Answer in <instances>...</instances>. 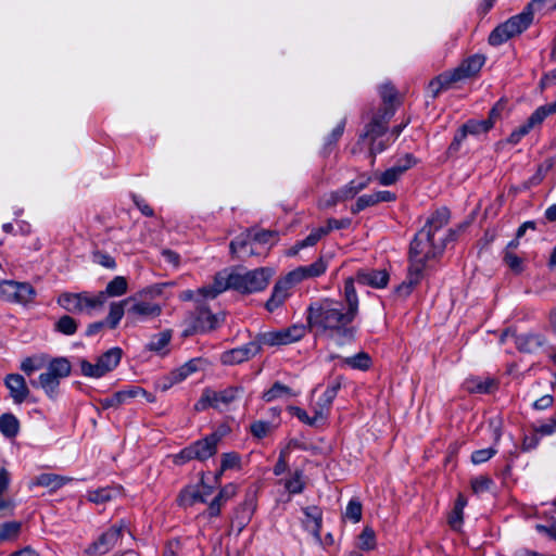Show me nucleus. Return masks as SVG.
I'll list each match as a JSON object with an SVG mask.
<instances>
[{"instance_id": "nucleus-7", "label": "nucleus", "mask_w": 556, "mask_h": 556, "mask_svg": "<svg viewBox=\"0 0 556 556\" xmlns=\"http://www.w3.org/2000/svg\"><path fill=\"white\" fill-rule=\"evenodd\" d=\"M271 275V269L265 267L244 273L233 268V290L243 294L263 291L268 286Z\"/></svg>"}, {"instance_id": "nucleus-61", "label": "nucleus", "mask_w": 556, "mask_h": 556, "mask_svg": "<svg viewBox=\"0 0 556 556\" xmlns=\"http://www.w3.org/2000/svg\"><path fill=\"white\" fill-rule=\"evenodd\" d=\"M492 485L493 480L486 476H479L471 481V489L476 494L489 491Z\"/></svg>"}, {"instance_id": "nucleus-29", "label": "nucleus", "mask_w": 556, "mask_h": 556, "mask_svg": "<svg viewBox=\"0 0 556 556\" xmlns=\"http://www.w3.org/2000/svg\"><path fill=\"white\" fill-rule=\"evenodd\" d=\"M202 363L201 358H192L181 365L179 368L173 370L167 377L168 383L164 384L163 389L166 390L168 387L179 383L187 379L192 374L199 370V365Z\"/></svg>"}, {"instance_id": "nucleus-9", "label": "nucleus", "mask_w": 556, "mask_h": 556, "mask_svg": "<svg viewBox=\"0 0 556 556\" xmlns=\"http://www.w3.org/2000/svg\"><path fill=\"white\" fill-rule=\"evenodd\" d=\"M122 350L112 348L97 358L94 364L83 359L80 362L81 374L86 377L101 378L117 367L122 358Z\"/></svg>"}, {"instance_id": "nucleus-50", "label": "nucleus", "mask_w": 556, "mask_h": 556, "mask_svg": "<svg viewBox=\"0 0 556 556\" xmlns=\"http://www.w3.org/2000/svg\"><path fill=\"white\" fill-rule=\"evenodd\" d=\"M117 491L112 488H100L88 493V500L96 504H103L115 497Z\"/></svg>"}, {"instance_id": "nucleus-27", "label": "nucleus", "mask_w": 556, "mask_h": 556, "mask_svg": "<svg viewBox=\"0 0 556 556\" xmlns=\"http://www.w3.org/2000/svg\"><path fill=\"white\" fill-rule=\"evenodd\" d=\"M459 81V77L455 76L454 71L444 72L431 79L427 87V93L435 99L441 92L447 90L454 83Z\"/></svg>"}, {"instance_id": "nucleus-58", "label": "nucleus", "mask_w": 556, "mask_h": 556, "mask_svg": "<svg viewBox=\"0 0 556 556\" xmlns=\"http://www.w3.org/2000/svg\"><path fill=\"white\" fill-rule=\"evenodd\" d=\"M325 236H327V233L324 227L315 228L305 239L298 241V248L313 247Z\"/></svg>"}, {"instance_id": "nucleus-41", "label": "nucleus", "mask_w": 556, "mask_h": 556, "mask_svg": "<svg viewBox=\"0 0 556 556\" xmlns=\"http://www.w3.org/2000/svg\"><path fill=\"white\" fill-rule=\"evenodd\" d=\"M38 384L50 399H54L58 394L60 379L47 370L38 377Z\"/></svg>"}, {"instance_id": "nucleus-60", "label": "nucleus", "mask_w": 556, "mask_h": 556, "mask_svg": "<svg viewBox=\"0 0 556 556\" xmlns=\"http://www.w3.org/2000/svg\"><path fill=\"white\" fill-rule=\"evenodd\" d=\"M271 430V424L264 420H256L250 426V431L257 439L265 438Z\"/></svg>"}, {"instance_id": "nucleus-2", "label": "nucleus", "mask_w": 556, "mask_h": 556, "mask_svg": "<svg viewBox=\"0 0 556 556\" xmlns=\"http://www.w3.org/2000/svg\"><path fill=\"white\" fill-rule=\"evenodd\" d=\"M455 232L448 230V233L440 238H431L428 229H420L409 248V266L406 279L397 286L396 293L400 296H408L414 288L419 285L424 277V270L428 263L442 255L446 242L454 240Z\"/></svg>"}, {"instance_id": "nucleus-17", "label": "nucleus", "mask_w": 556, "mask_h": 556, "mask_svg": "<svg viewBox=\"0 0 556 556\" xmlns=\"http://www.w3.org/2000/svg\"><path fill=\"white\" fill-rule=\"evenodd\" d=\"M261 351V343L251 341L244 345L228 350L220 355V363L226 366L238 365L249 361Z\"/></svg>"}, {"instance_id": "nucleus-35", "label": "nucleus", "mask_w": 556, "mask_h": 556, "mask_svg": "<svg viewBox=\"0 0 556 556\" xmlns=\"http://www.w3.org/2000/svg\"><path fill=\"white\" fill-rule=\"evenodd\" d=\"M131 298L118 302H112L106 318L104 319L110 329H115L125 314V306L131 301Z\"/></svg>"}, {"instance_id": "nucleus-19", "label": "nucleus", "mask_w": 556, "mask_h": 556, "mask_svg": "<svg viewBox=\"0 0 556 556\" xmlns=\"http://www.w3.org/2000/svg\"><path fill=\"white\" fill-rule=\"evenodd\" d=\"M147 396L149 402H152L153 399L150 397V394L138 386H128L123 390L115 392L112 396L102 399L100 404L103 408L110 407H118L129 400L138 397V396Z\"/></svg>"}, {"instance_id": "nucleus-5", "label": "nucleus", "mask_w": 556, "mask_h": 556, "mask_svg": "<svg viewBox=\"0 0 556 556\" xmlns=\"http://www.w3.org/2000/svg\"><path fill=\"white\" fill-rule=\"evenodd\" d=\"M220 441V433H210L203 439L197 440L182 448L177 455H175L174 463L176 465H184L193 459L204 462L217 453Z\"/></svg>"}, {"instance_id": "nucleus-53", "label": "nucleus", "mask_w": 556, "mask_h": 556, "mask_svg": "<svg viewBox=\"0 0 556 556\" xmlns=\"http://www.w3.org/2000/svg\"><path fill=\"white\" fill-rule=\"evenodd\" d=\"M363 506L362 503L357 498H352L345 508V518L356 523L362 519Z\"/></svg>"}, {"instance_id": "nucleus-63", "label": "nucleus", "mask_w": 556, "mask_h": 556, "mask_svg": "<svg viewBox=\"0 0 556 556\" xmlns=\"http://www.w3.org/2000/svg\"><path fill=\"white\" fill-rule=\"evenodd\" d=\"M93 262L109 269L116 268L115 260L105 252L97 251L93 253Z\"/></svg>"}, {"instance_id": "nucleus-52", "label": "nucleus", "mask_w": 556, "mask_h": 556, "mask_svg": "<svg viewBox=\"0 0 556 556\" xmlns=\"http://www.w3.org/2000/svg\"><path fill=\"white\" fill-rule=\"evenodd\" d=\"M78 324L70 315H64L60 317V319L55 324V330L65 334V336H72L77 331Z\"/></svg>"}, {"instance_id": "nucleus-56", "label": "nucleus", "mask_w": 556, "mask_h": 556, "mask_svg": "<svg viewBox=\"0 0 556 556\" xmlns=\"http://www.w3.org/2000/svg\"><path fill=\"white\" fill-rule=\"evenodd\" d=\"M467 137H468V132L466 131V129L462 125L456 130V132L454 135V138H453L451 144L447 148V154L448 155H455L456 153H458V151L462 148V144L467 139Z\"/></svg>"}, {"instance_id": "nucleus-15", "label": "nucleus", "mask_w": 556, "mask_h": 556, "mask_svg": "<svg viewBox=\"0 0 556 556\" xmlns=\"http://www.w3.org/2000/svg\"><path fill=\"white\" fill-rule=\"evenodd\" d=\"M548 116L544 108L539 106L528 118L527 121L515 128L506 141L509 144H517L521 141V139L530 134L532 130L541 127L545 118Z\"/></svg>"}, {"instance_id": "nucleus-59", "label": "nucleus", "mask_w": 556, "mask_h": 556, "mask_svg": "<svg viewBox=\"0 0 556 556\" xmlns=\"http://www.w3.org/2000/svg\"><path fill=\"white\" fill-rule=\"evenodd\" d=\"M533 431L541 437L552 435L556 432V414L544 422L533 426Z\"/></svg>"}, {"instance_id": "nucleus-49", "label": "nucleus", "mask_w": 556, "mask_h": 556, "mask_svg": "<svg viewBox=\"0 0 556 556\" xmlns=\"http://www.w3.org/2000/svg\"><path fill=\"white\" fill-rule=\"evenodd\" d=\"M285 488L290 494H300L305 489V483L303 481V471L298 469L294 471L293 476L285 481Z\"/></svg>"}, {"instance_id": "nucleus-44", "label": "nucleus", "mask_w": 556, "mask_h": 556, "mask_svg": "<svg viewBox=\"0 0 556 556\" xmlns=\"http://www.w3.org/2000/svg\"><path fill=\"white\" fill-rule=\"evenodd\" d=\"M22 529L20 521H7L0 523V544L8 541H14L18 538Z\"/></svg>"}, {"instance_id": "nucleus-24", "label": "nucleus", "mask_w": 556, "mask_h": 556, "mask_svg": "<svg viewBox=\"0 0 556 556\" xmlns=\"http://www.w3.org/2000/svg\"><path fill=\"white\" fill-rule=\"evenodd\" d=\"M4 384L10 391V396L15 404L23 403L28 394L29 390L26 384L24 377L20 374H9L4 378Z\"/></svg>"}, {"instance_id": "nucleus-57", "label": "nucleus", "mask_w": 556, "mask_h": 556, "mask_svg": "<svg viewBox=\"0 0 556 556\" xmlns=\"http://www.w3.org/2000/svg\"><path fill=\"white\" fill-rule=\"evenodd\" d=\"M240 467V456L236 452L224 453L220 460V472Z\"/></svg>"}, {"instance_id": "nucleus-45", "label": "nucleus", "mask_w": 556, "mask_h": 556, "mask_svg": "<svg viewBox=\"0 0 556 556\" xmlns=\"http://www.w3.org/2000/svg\"><path fill=\"white\" fill-rule=\"evenodd\" d=\"M71 363L64 357H58L52 359L47 368L48 371H50L60 380L62 378L67 377L71 374Z\"/></svg>"}, {"instance_id": "nucleus-8", "label": "nucleus", "mask_w": 556, "mask_h": 556, "mask_svg": "<svg viewBox=\"0 0 556 556\" xmlns=\"http://www.w3.org/2000/svg\"><path fill=\"white\" fill-rule=\"evenodd\" d=\"M531 23L532 13L530 11L521 12L495 27L489 36V43L491 46H500L511 37L521 34Z\"/></svg>"}, {"instance_id": "nucleus-47", "label": "nucleus", "mask_w": 556, "mask_h": 556, "mask_svg": "<svg viewBox=\"0 0 556 556\" xmlns=\"http://www.w3.org/2000/svg\"><path fill=\"white\" fill-rule=\"evenodd\" d=\"M251 237L255 248L263 251L264 254L266 245L276 238V232L269 230H251Z\"/></svg>"}, {"instance_id": "nucleus-46", "label": "nucleus", "mask_w": 556, "mask_h": 556, "mask_svg": "<svg viewBox=\"0 0 556 556\" xmlns=\"http://www.w3.org/2000/svg\"><path fill=\"white\" fill-rule=\"evenodd\" d=\"M342 362L344 365L359 370H367L371 365V359L365 352H359L354 356L345 357Z\"/></svg>"}, {"instance_id": "nucleus-40", "label": "nucleus", "mask_w": 556, "mask_h": 556, "mask_svg": "<svg viewBox=\"0 0 556 556\" xmlns=\"http://www.w3.org/2000/svg\"><path fill=\"white\" fill-rule=\"evenodd\" d=\"M296 393L293 392L288 386L279 382V381H276L270 389H268L267 391H265L262 395V399L269 403V402H273L277 399H281V397H292V396H295Z\"/></svg>"}, {"instance_id": "nucleus-26", "label": "nucleus", "mask_w": 556, "mask_h": 556, "mask_svg": "<svg viewBox=\"0 0 556 556\" xmlns=\"http://www.w3.org/2000/svg\"><path fill=\"white\" fill-rule=\"evenodd\" d=\"M356 281L364 286L381 289L389 282V274L384 269H363L356 274Z\"/></svg>"}, {"instance_id": "nucleus-42", "label": "nucleus", "mask_w": 556, "mask_h": 556, "mask_svg": "<svg viewBox=\"0 0 556 556\" xmlns=\"http://www.w3.org/2000/svg\"><path fill=\"white\" fill-rule=\"evenodd\" d=\"M256 504L254 497L247 498L237 509V519H239V530H242L251 520Z\"/></svg>"}, {"instance_id": "nucleus-48", "label": "nucleus", "mask_w": 556, "mask_h": 556, "mask_svg": "<svg viewBox=\"0 0 556 556\" xmlns=\"http://www.w3.org/2000/svg\"><path fill=\"white\" fill-rule=\"evenodd\" d=\"M463 127L466 129L468 135L478 136L481 134H486L492 129V124L490 121H478V119H468Z\"/></svg>"}, {"instance_id": "nucleus-30", "label": "nucleus", "mask_w": 556, "mask_h": 556, "mask_svg": "<svg viewBox=\"0 0 556 556\" xmlns=\"http://www.w3.org/2000/svg\"><path fill=\"white\" fill-rule=\"evenodd\" d=\"M450 220V211L446 207L438 208L421 229H428L431 238H440V231Z\"/></svg>"}, {"instance_id": "nucleus-54", "label": "nucleus", "mask_w": 556, "mask_h": 556, "mask_svg": "<svg viewBox=\"0 0 556 556\" xmlns=\"http://www.w3.org/2000/svg\"><path fill=\"white\" fill-rule=\"evenodd\" d=\"M401 176L400 170L392 166L381 174H375V179L382 186H391L395 184Z\"/></svg>"}, {"instance_id": "nucleus-43", "label": "nucleus", "mask_w": 556, "mask_h": 556, "mask_svg": "<svg viewBox=\"0 0 556 556\" xmlns=\"http://www.w3.org/2000/svg\"><path fill=\"white\" fill-rule=\"evenodd\" d=\"M467 504L466 498L463 495H458L455 501L454 507L448 516V525L454 530H459L463 523L464 508Z\"/></svg>"}, {"instance_id": "nucleus-16", "label": "nucleus", "mask_w": 556, "mask_h": 556, "mask_svg": "<svg viewBox=\"0 0 556 556\" xmlns=\"http://www.w3.org/2000/svg\"><path fill=\"white\" fill-rule=\"evenodd\" d=\"M233 268H226L214 276L213 283L198 289V293L204 298L215 299L226 290H233Z\"/></svg>"}, {"instance_id": "nucleus-34", "label": "nucleus", "mask_w": 556, "mask_h": 556, "mask_svg": "<svg viewBox=\"0 0 556 556\" xmlns=\"http://www.w3.org/2000/svg\"><path fill=\"white\" fill-rule=\"evenodd\" d=\"M128 313L140 317H156L162 313V307L156 303L139 301L128 308Z\"/></svg>"}, {"instance_id": "nucleus-37", "label": "nucleus", "mask_w": 556, "mask_h": 556, "mask_svg": "<svg viewBox=\"0 0 556 556\" xmlns=\"http://www.w3.org/2000/svg\"><path fill=\"white\" fill-rule=\"evenodd\" d=\"M128 290L127 279L123 276L114 277L105 287L104 290L99 291L104 296V303L109 296H122Z\"/></svg>"}, {"instance_id": "nucleus-25", "label": "nucleus", "mask_w": 556, "mask_h": 556, "mask_svg": "<svg viewBox=\"0 0 556 556\" xmlns=\"http://www.w3.org/2000/svg\"><path fill=\"white\" fill-rule=\"evenodd\" d=\"M343 383V377L338 376L329 381L325 392L317 402L318 415L327 417L333 400L337 397Z\"/></svg>"}, {"instance_id": "nucleus-32", "label": "nucleus", "mask_w": 556, "mask_h": 556, "mask_svg": "<svg viewBox=\"0 0 556 556\" xmlns=\"http://www.w3.org/2000/svg\"><path fill=\"white\" fill-rule=\"evenodd\" d=\"M172 338L173 331L169 329L155 333L150 338L146 349L161 356L167 355L169 352L168 345L172 341Z\"/></svg>"}, {"instance_id": "nucleus-64", "label": "nucleus", "mask_w": 556, "mask_h": 556, "mask_svg": "<svg viewBox=\"0 0 556 556\" xmlns=\"http://www.w3.org/2000/svg\"><path fill=\"white\" fill-rule=\"evenodd\" d=\"M362 548L371 549L375 547V532L371 528L366 527L359 535Z\"/></svg>"}, {"instance_id": "nucleus-10", "label": "nucleus", "mask_w": 556, "mask_h": 556, "mask_svg": "<svg viewBox=\"0 0 556 556\" xmlns=\"http://www.w3.org/2000/svg\"><path fill=\"white\" fill-rule=\"evenodd\" d=\"M36 291L28 282L3 280L0 282V299L10 303L27 304L34 300Z\"/></svg>"}, {"instance_id": "nucleus-28", "label": "nucleus", "mask_w": 556, "mask_h": 556, "mask_svg": "<svg viewBox=\"0 0 556 556\" xmlns=\"http://www.w3.org/2000/svg\"><path fill=\"white\" fill-rule=\"evenodd\" d=\"M484 62L485 58L483 55L475 54L466 59L458 67L453 71L455 76L459 77L460 81L479 73Z\"/></svg>"}, {"instance_id": "nucleus-55", "label": "nucleus", "mask_w": 556, "mask_h": 556, "mask_svg": "<svg viewBox=\"0 0 556 556\" xmlns=\"http://www.w3.org/2000/svg\"><path fill=\"white\" fill-rule=\"evenodd\" d=\"M535 528L540 533H543L556 541V504L555 507L551 510V517L547 523H539L535 526Z\"/></svg>"}, {"instance_id": "nucleus-62", "label": "nucleus", "mask_w": 556, "mask_h": 556, "mask_svg": "<svg viewBox=\"0 0 556 556\" xmlns=\"http://www.w3.org/2000/svg\"><path fill=\"white\" fill-rule=\"evenodd\" d=\"M497 453V450L494 447H488L482 450H477L471 454V462L475 465L483 464L492 458Z\"/></svg>"}, {"instance_id": "nucleus-11", "label": "nucleus", "mask_w": 556, "mask_h": 556, "mask_svg": "<svg viewBox=\"0 0 556 556\" xmlns=\"http://www.w3.org/2000/svg\"><path fill=\"white\" fill-rule=\"evenodd\" d=\"M503 343L511 341L517 350L522 353H535L546 343V338L538 332L517 333L515 330H506L502 337Z\"/></svg>"}, {"instance_id": "nucleus-31", "label": "nucleus", "mask_w": 556, "mask_h": 556, "mask_svg": "<svg viewBox=\"0 0 556 556\" xmlns=\"http://www.w3.org/2000/svg\"><path fill=\"white\" fill-rule=\"evenodd\" d=\"M72 478L60 476L56 473H40L30 482V486H42L48 488L50 491H56L66 483L71 482Z\"/></svg>"}, {"instance_id": "nucleus-1", "label": "nucleus", "mask_w": 556, "mask_h": 556, "mask_svg": "<svg viewBox=\"0 0 556 556\" xmlns=\"http://www.w3.org/2000/svg\"><path fill=\"white\" fill-rule=\"evenodd\" d=\"M358 314V298L354 280L344 283V302L324 299L307 307V323L318 336H325L339 345L351 342L355 336L352 325Z\"/></svg>"}, {"instance_id": "nucleus-23", "label": "nucleus", "mask_w": 556, "mask_h": 556, "mask_svg": "<svg viewBox=\"0 0 556 556\" xmlns=\"http://www.w3.org/2000/svg\"><path fill=\"white\" fill-rule=\"evenodd\" d=\"M303 514L304 529L312 533L316 542L321 543L323 510L318 506H307L303 508Z\"/></svg>"}, {"instance_id": "nucleus-33", "label": "nucleus", "mask_w": 556, "mask_h": 556, "mask_svg": "<svg viewBox=\"0 0 556 556\" xmlns=\"http://www.w3.org/2000/svg\"><path fill=\"white\" fill-rule=\"evenodd\" d=\"M465 388L469 393L488 394L497 388V382L491 377H471L466 380Z\"/></svg>"}, {"instance_id": "nucleus-51", "label": "nucleus", "mask_w": 556, "mask_h": 556, "mask_svg": "<svg viewBox=\"0 0 556 556\" xmlns=\"http://www.w3.org/2000/svg\"><path fill=\"white\" fill-rule=\"evenodd\" d=\"M288 409L293 416L298 417L300 421H302L303 424H306L308 426H314V425H316L317 421L326 418L325 416L318 415L317 407L314 410L313 417H309L308 414L304 409H302L298 406H290Z\"/></svg>"}, {"instance_id": "nucleus-12", "label": "nucleus", "mask_w": 556, "mask_h": 556, "mask_svg": "<svg viewBox=\"0 0 556 556\" xmlns=\"http://www.w3.org/2000/svg\"><path fill=\"white\" fill-rule=\"evenodd\" d=\"M306 333L304 325H292L277 331H268L261 336L260 343L267 346L287 345L301 340Z\"/></svg>"}, {"instance_id": "nucleus-6", "label": "nucleus", "mask_w": 556, "mask_h": 556, "mask_svg": "<svg viewBox=\"0 0 556 556\" xmlns=\"http://www.w3.org/2000/svg\"><path fill=\"white\" fill-rule=\"evenodd\" d=\"M244 389L241 386H229L223 390L215 391L212 389H205L195 403V410H205L208 407L225 410L230 407L232 403L241 399Z\"/></svg>"}, {"instance_id": "nucleus-13", "label": "nucleus", "mask_w": 556, "mask_h": 556, "mask_svg": "<svg viewBox=\"0 0 556 556\" xmlns=\"http://www.w3.org/2000/svg\"><path fill=\"white\" fill-rule=\"evenodd\" d=\"M219 319L208 308L200 306L191 316L189 327L184 331V336H192L194 333H206L218 327Z\"/></svg>"}, {"instance_id": "nucleus-38", "label": "nucleus", "mask_w": 556, "mask_h": 556, "mask_svg": "<svg viewBox=\"0 0 556 556\" xmlns=\"http://www.w3.org/2000/svg\"><path fill=\"white\" fill-rule=\"evenodd\" d=\"M178 503L180 506L190 507L197 503H206V498L197 486H187L180 492Z\"/></svg>"}, {"instance_id": "nucleus-36", "label": "nucleus", "mask_w": 556, "mask_h": 556, "mask_svg": "<svg viewBox=\"0 0 556 556\" xmlns=\"http://www.w3.org/2000/svg\"><path fill=\"white\" fill-rule=\"evenodd\" d=\"M0 432L7 439L15 438L20 432V421L12 413H4L0 416Z\"/></svg>"}, {"instance_id": "nucleus-18", "label": "nucleus", "mask_w": 556, "mask_h": 556, "mask_svg": "<svg viewBox=\"0 0 556 556\" xmlns=\"http://www.w3.org/2000/svg\"><path fill=\"white\" fill-rule=\"evenodd\" d=\"M230 254L233 258H248L255 255H262L263 251L255 248L251 230H245L231 240L229 244Z\"/></svg>"}, {"instance_id": "nucleus-20", "label": "nucleus", "mask_w": 556, "mask_h": 556, "mask_svg": "<svg viewBox=\"0 0 556 556\" xmlns=\"http://www.w3.org/2000/svg\"><path fill=\"white\" fill-rule=\"evenodd\" d=\"M296 286L287 274L285 277L276 281L270 298L267 300L265 307L268 312H274L281 306L290 295V290Z\"/></svg>"}, {"instance_id": "nucleus-3", "label": "nucleus", "mask_w": 556, "mask_h": 556, "mask_svg": "<svg viewBox=\"0 0 556 556\" xmlns=\"http://www.w3.org/2000/svg\"><path fill=\"white\" fill-rule=\"evenodd\" d=\"M379 94L383 105L365 124L364 131L359 135L357 141L361 149H367L371 166L375 164L376 156L389 147V138L386 136L387 125L394 115V102L397 99V91L390 84L382 85Z\"/></svg>"}, {"instance_id": "nucleus-39", "label": "nucleus", "mask_w": 556, "mask_h": 556, "mask_svg": "<svg viewBox=\"0 0 556 556\" xmlns=\"http://www.w3.org/2000/svg\"><path fill=\"white\" fill-rule=\"evenodd\" d=\"M11 482V475L5 465L0 468V510L12 509L14 503L11 498L5 496Z\"/></svg>"}, {"instance_id": "nucleus-22", "label": "nucleus", "mask_w": 556, "mask_h": 556, "mask_svg": "<svg viewBox=\"0 0 556 556\" xmlns=\"http://www.w3.org/2000/svg\"><path fill=\"white\" fill-rule=\"evenodd\" d=\"M396 200V194L388 191V190H380L372 192L370 194H364L361 195L355 204L351 207V212L353 214H358L361 211L374 206L380 202H393Z\"/></svg>"}, {"instance_id": "nucleus-14", "label": "nucleus", "mask_w": 556, "mask_h": 556, "mask_svg": "<svg viewBox=\"0 0 556 556\" xmlns=\"http://www.w3.org/2000/svg\"><path fill=\"white\" fill-rule=\"evenodd\" d=\"M126 530L124 523L112 526L89 546L87 552L94 556L105 555L118 543Z\"/></svg>"}, {"instance_id": "nucleus-4", "label": "nucleus", "mask_w": 556, "mask_h": 556, "mask_svg": "<svg viewBox=\"0 0 556 556\" xmlns=\"http://www.w3.org/2000/svg\"><path fill=\"white\" fill-rule=\"evenodd\" d=\"M58 304L72 314L92 317L103 309L104 296L89 291L64 292L59 296Z\"/></svg>"}, {"instance_id": "nucleus-21", "label": "nucleus", "mask_w": 556, "mask_h": 556, "mask_svg": "<svg viewBox=\"0 0 556 556\" xmlns=\"http://www.w3.org/2000/svg\"><path fill=\"white\" fill-rule=\"evenodd\" d=\"M328 267V262L320 256L314 263L306 266H299L295 269L288 273L289 278L293 280L295 285L303 280L316 278L325 274Z\"/></svg>"}]
</instances>
